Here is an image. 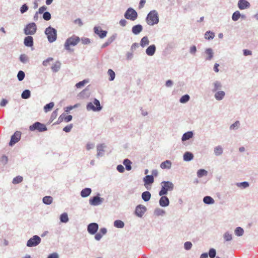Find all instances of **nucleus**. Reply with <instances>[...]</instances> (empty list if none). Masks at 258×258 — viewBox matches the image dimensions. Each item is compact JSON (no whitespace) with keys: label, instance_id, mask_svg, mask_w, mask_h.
<instances>
[{"label":"nucleus","instance_id":"nucleus-27","mask_svg":"<svg viewBox=\"0 0 258 258\" xmlns=\"http://www.w3.org/2000/svg\"><path fill=\"white\" fill-rule=\"evenodd\" d=\"M193 134L191 132H188L183 134L182 137V140L183 141L187 140L192 138Z\"/></svg>","mask_w":258,"mask_h":258},{"label":"nucleus","instance_id":"nucleus-61","mask_svg":"<svg viewBox=\"0 0 258 258\" xmlns=\"http://www.w3.org/2000/svg\"><path fill=\"white\" fill-rule=\"evenodd\" d=\"M47 9V8L45 6H42V7H41L40 8H39V10H38V13L39 14H42Z\"/></svg>","mask_w":258,"mask_h":258},{"label":"nucleus","instance_id":"nucleus-51","mask_svg":"<svg viewBox=\"0 0 258 258\" xmlns=\"http://www.w3.org/2000/svg\"><path fill=\"white\" fill-rule=\"evenodd\" d=\"M20 60L23 63H25L28 60V57L26 54H21L20 56Z\"/></svg>","mask_w":258,"mask_h":258},{"label":"nucleus","instance_id":"nucleus-19","mask_svg":"<svg viewBox=\"0 0 258 258\" xmlns=\"http://www.w3.org/2000/svg\"><path fill=\"white\" fill-rule=\"evenodd\" d=\"M24 44L28 47L32 46L33 45V39L32 36H28L24 39Z\"/></svg>","mask_w":258,"mask_h":258},{"label":"nucleus","instance_id":"nucleus-33","mask_svg":"<svg viewBox=\"0 0 258 258\" xmlns=\"http://www.w3.org/2000/svg\"><path fill=\"white\" fill-rule=\"evenodd\" d=\"M215 34L213 32L211 31L206 32L205 34V38L207 40H210L214 38Z\"/></svg>","mask_w":258,"mask_h":258},{"label":"nucleus","instance_id":"nucleus-17","mask_svg":"<svg viewBox=\"0 0 258 258\" xmlns=\"http://www.w3.org/2000/svg\"><path fill=\"white\" fill-rule=\"evenodd\" d=\"M159 204L161 207H166L168 206L169 204L168 198L166 196H162L159 201Z\"/></svg>","mask_w":258,"mask_h":258},{"label":"nucleus","instance_id":"nucleus-25","mask_svg":"<svg viewBox=\"0 0 258 258\" xmlns=\"http://www.w3.org/2000/svg\"><path fill=\"white\" fill-rule=\"evenodd\" d=\"M61 63L59 61H56L51 67V70L53 72H57L60 68Z\"/></svg>","mask_w":258,"mask_h":258},{"label":"nucleus","instance_id":"nucleus-55","mask_svg":"<svg viewBox=\"0 0 258 258\" xmlns=\"http://www.w3.org/2000/svg\"><path fill=\"white\" fill-rule=\"evenodd\" d=\"M28 9V6L26 5V4H24L23 5L21 9H20V11L21 12V13H24L25 12H26Z\"/></svg>","mask_w":258,"mask_h":258},{"label":"nucleus","instance_id":"nucleus-44","mask_svg":"<svg viewBox=\"0 0 258 258\" xmlns=\"http://www.w3.org/2000/svg\"><path fill=\"white\" fill-rule=\"evenodd\" d=\"M107 73H108V75L110 77L109 80L113 81L114 79L115 76V73L114 72V71L113 70H112L111 69H109Z\"/></svg>","mask_w":258,"mask_h":258},{"label":"nucleus","instance_id":"nucleus-64","mask_svg":"<svg viewBox=\"0 0 258 258\" xmlns=\"http://www.w3.org/2000/svg\"><path fill=\"white\" fill-rule=\"evenodd\" d=\"M47 258H58V256L56 253H53L50 254Z\"/></svg>","mask_w":258,"mask_h":258},{"label":"nucleus","instance_id":"nucleus-20","mask_svg":"<svg viewBox=\"0 0 258 258\" xmlns=\"http://www.w3.org/2000/svg\"><path fill=\"white\" fill-rule=\"evenodd\" d=\"M145 186L152 184L154 182V178L152 175H147L144 178Z\"/></svg>","mask_w":258,"mask_h":258},{"label":"nucleus","instance_id":"nucleus-45","mask_svg":"<svg viewBox=\"0 0 258 258\" xmlns=\"http://www.w3.org/2000/svg\"><path fill=\"white\" fill-rule=\"evenodd\" d=\"M88 82V81L84 80L76 84V87L77 88H81L85 86V85Z\"/></svg>","mask_w":258,"mask_h":258},{"label":"nucleus","instance_id":"nucleus-30","mask_svg":"<svg viewBox=\"0 0 258 258\" xmlns=\"http://www.w3.org/2000/svg\"><path fill=\"white\" fill-rule=\"evenodd\" d=\"M208 172L205 169H200L197 172V176L198 177L201 178L203 176L207 175Z\"/></svg>","mask_w":258,"mask_h":258},{"label":"nucleus","instance_id":"nucleus-8","mask_svg":"<svg viewBox=\"0 0 258 258\" xmlns=\"http://www.w3.org/2000/svg\"><path fill=\"white\" fill-rule=\"evenodd\" d=\"M138 16L137 13L133 9L129 8L125 12L124 17L126 19L132 21L135 20Z\"/></svg>","mask_w":258,"mask_h":258},{"label":"nucleus","instance_id":"nucleus-7","mask_svg":"<svg viewBox=\"0 0 258 258\" xmlns=\"http://www.w3.org/2000/svg\"><path fill=\"white\" fill-rule=\"evenodd\" d=\"M37 27L35 23H31L26 25L24 29L26 35H33L35 33Z\"/></svg>","mask_w":258,"mask_h":258},{"label":"nucleus","instance_id":"nucleus-34","mask_svg":"<svg viewBox=\"0 0 258 258\" xmlns=\"http://www.w3.org/2000/svg\"><path fill=\"white\" fill-rule=\"evenodd\" d=\"M30 96V91L29 90H25L23 92L21 97L23 99H28Z\"/></svg>","mask_w":258,"mask_h":258},{"label":"nucleus","instance_id":"nucleus-14","mask_svg":"<svg viewBox=\"0 0 258 258\" xmlns=\"http://www.w3.org/2000/svg\"><path fill=\"white\" fill-rule=\"evenodd\" d=\"M238 7L240 10H244L250 7L249 3L246 0H239L238 3Z\"/></svg>","mask_w":258,"mask_h":258},{"label":"nucleus","instance_id":"nucleus-60","mask_svg":"<svg viewBox=\"0 0 258 258\" xmlns=\"http://www.w3.org/2000/svg\"><path fill=\"white\" fill-rule=\"evenodd\" d=\"M238 185L239 186H242L243 188H246L249 186V184L247 182L244 181L239 183Z\"/></svg>","mask_w":258,"mask_h":258},{"label":"nucleus","instance_id":"nucleus-15","mask_svg":"<svg viewBox=\"0 0 258 258\" xmlns=\"http://www.w3.org/2000/svg\"><path fill=\"white\" fill-rule=\"evenodd\" d=\"M94 32L101 38L105 37L107 34V31L102 30L99 27H95L94 28Z\"/></svg>","mask_w":258,"mask_h":258},{"label":"nucleus","instance_id":"nucleus-6","mask_svg":"<svg viewBox=\"0 0 258 258\" xmlns=\"http://www.w3.org/2000/svg\"><path fill=\"white\" fill-rule=\"evenodd\" d=\"M29 130L31 131L37 130L40 132L46 131L47 127L46 125L39 122H36L29 127Z\"/></svg>","mask_w":258,"mask_h":258},{"label":"nucleus","instance_id":"nucleus-24","mask_svg":"<svg viewBox=\"0 0 258 258\" xmlns=\"http://www.w3.org/2000/svg\"><path fill=\"white\" fill-rule=\"evenodd\" d=\"M151 194L148 191L143 192L142 195V198L145 202L149 201L151 198Z\"/></svg>","mask_w":258,"mask_h":258},{"label":"nucleus","instance_id":"nucleus-48","mask_svg":"<svg viewBox=\"0 0 258 258\" xmlns=\"http://www.w3.org/2000/svg\"><path fill=\"white\" fill-rule=\"evenodd\" d=\"M43 18L46 21L49 20L51 19V15L50 13L48 12L44 13L43 15Z\"/></svg>","mask_w":258,"mask_h":258},{"label":"nucleus","instance_id":"nucleus-13","mask_svg":"<svg viewBox=\"0 0 258 258\" xmlns=\"http://www.w3.org/2000/svg\"><path fill=\"white\" fill-rule=\"evenodd\" d=\"M98 229V225L97 223H93L90 224L88 226V231L91 234H95Z\"/></svg>","mask_w":258,"mask_h":258},{"label":"nucleus","instance_id":"nucleus-3","mask_svg":"<svg viewBox=\"0 0 258 258\" xmlns=\"http://www.w3.org/2000/svg\"><path fill=\"white\" fill-rule=\"evenodd\" d=\"M80 39L79 37L77 36H73L71 37L68 38L64 44L65 48L70 51L71 50V46H75L80 41Z\"/></svg>","mask_w":258,"mask_h":258},{"label":"nucleus","instance_id":"nucleus-54","mask_svg":"<svg viewBox=\"0 0 258 258\" xmlns=\"http://www.w3.org/2000/svg\"><path fill=\"white\" fill-rule=\"evenodd\" d=\"M79 106V105L78 104H75V105L74 106H68L66 108H65V111L67 112H69L70 111H71V110H72L73 109L78 107Z\"/></svg>","mask_w":258,"mask_h":258},{"label":"nucleus","instance_id":"nucleus-18","mask_svg":"<svg viewBox=\"0 0 258 258\" xmlns=\"http://www.w3.org/2000/svg\"><path fill=\"white\" fill-rule=\"evenodd\" d=\"M156 46L155 45H151L149 46L146 49V52L148 55L152 56L155 52Z\"/></svg>","mask_w":258,"mask_h":258},{"label":"nucleus","instance_id":"nucleus-43","mask_svg":"<svg viewBox=\"0 0 258 258\" xmlns=\"http://www.w3.org/2000/svg\"><path fill=\"white\" fill-rule=\"evenodd\" d=\"M114 225L117 228H122L124 226V223L120 220H116L114 222Z\"/></svg>","mask_w":258,"mask_h":258},{"label":"nucleus","instance_id":"nucleus-59","mask_svg":"<svg viewBox=\"0 0 258 258\" xmlns=\"http://www.w3.org/2000/svg\"><path fill=\"white\" fill-rule=\"evenodd\" d=\"M221 85L220 83L216 82L214 83V91H217L219 88L221 87Z\"/></svg>","mask_w":258,"mask_h":258},{"label":"nucleus","instance_id":"nucleus-47","mask_svg":"<svg viewBox=\"0 0 258 258\" xmlns=\"http://www.w3.org/2000/svg\"><path fill=\"white\" fill-rule=\"evenodd\" d=\"M17 77H18V80L20 81H22L24 79V77H25L24 72L22 71H20L18 73Z\"/></svg>","mask_w":258,"mask_h":258},{"label":"nucleus","instance_id":"nucleus-36","mask_svg":"<svg viewBox=\"0 0 258 258\" xmlns=\"http://www.w3.org/2000/svg\"><path fill=\"white\" fill-rule=\"evenodd\" d=\"M53 106H54L53 102H50V103L46 104L44 106V110L45 112H47L50 111V110H51L52 109V108L53 107Z\"/></svg>","mask_w":258,"mask_h":258},{"label":"nucleus","instance_id":"nucleus-42","mask_svg":"<svg viewBox=\"0 0 258 258\" xmlns=\"http://www.w3.org/2000/svg\"><path fill=\"white\" fill-rule=\"evenodd\" d=\"M244 231L241 227H237L235 230V233L238 236H242L243 234Z\"/></svg>","mask_w":258,"mask_h":258},{"label":"nucleus","instance_id":"nucleus-39","mask_svg":"<svg viewBox=\"0 0 258 258\" xmlns=\"http://www.w3.org/2000/svg\"><path fill=\"white\" fill-rule=\"evenodd\" d=\"M206 53L207 55H208L207 59V60L211 59L213 57V51H212V49H211V48L207 49L206 50Z\"/></svg>","mask_w":258,"mask_h":258},{"label":"nucleus","instance_id":"nucleus-32","mask_svg":"<svg viewBox=\"0 0 258 258\" xmlns=\"http://www.w3.org/2000/svg\"><path fill=\"white\" fill-rule=\"evenodd\" d=\"M43 202L47 205H49L52 202V198L50 196H46L43 198Z\"/></svg>","mask_w":258,"mask_h":258},{"label":"nucleus","instance_id":"nucleus-35","mask_svg":"<svg viewBox=\"0 0 258 258\" xmlns=\"http://www.w3.org/2000/svg\"><path fill=\"white\" fill-rule=\"evenodd\" d=\"M223 153V149L220 146L216 147L214 149V153L216 155L219 156L222 154Z\"/></svg>","mask_w":258,"mask_h":258},{"label":"nucleus","instance_id":"nucleus-41","mask_svg":"<svg viewBox=\"0 0 258 258\" xmlns=\"http://www.w3.org/2000/svg\"><path fill=\"white\" fill-rule=\"evenodd\" d=\"M240 17V13L239 11L235 12L232 15V20L234 21H237Z\"/></svg>","mask_w":258,"mask_h":258},{"label":"nucleus","instance_id":"nucleus-11","mask_svg":"<svg viewBox=\"0 0 258 258\" xmlns=\"http://www.w3.org/2000/svg\"><path fill=\"white\" fill-rule=\"evenodd\" d=\"M21 135V134L20 132H16L11 137V141L9 143L10 146H12L16 143H17L20 140Z\"/></svg>","mask_w":258,"mask_h":258},{"label":"nucleus","instance_id":"nucleus-50","mask_svg":"<svg viewBox=\"0 0 258 258\" xmlns=\"http://www.w3.org/2000/svg\"><path fill=\"white\" fill-rule=\"evenodd\" d=\"M224 237L225 241H230L231 240H232V235L231 234L229 233L228 232H226L225 233Z\"/></svg>","mask_w":258,"mask_h":258},{"label":"nucleus","instance_id":"nucleus-53","mask_svg":"<svg viewBox=\"0 0 258 258\" xmlns=\"http://www.w3.org/2000/svg\"><path fill=\"white\" fill-rule=\"evenodd\" d=\"M192 243L190 242H186L184 243V248L186 250H189L191 248Z\"/></svg>","mask_w":258,"mask_h":258},{"label":"nucleus","instance_id":"nucleus-31","mask_svg":"<svg viewBox=\"0 0 258 258\" xmlns=\"http://www.w3.org/2000/svg\"><path fill=\"white\" fill-rule=\"evenodd\" d=\"M203 201L205 204H211L214 203V200L213 199L209 196L205 197L203 199Z\"/></svg>","mask_w":258,"mask_h":258},{"label":"nucleus","instance_id":"nucleus-1","mask_svg":"<svg viewBox=\"0 0 258 258\" xmlns=\"http://www.w3.org/2000/svg\"><path fill=\"white\" fill-rule=\"evenodd\" d=\"M146 22L149 25H154L159 22L157 12L155 10L151 11L147 15Z\"/></svg>","mask_w":258,"mask_h":258},{"label":"nucleus","instance_id":"nucleus-46","mask_svg":"<svg viewBox=\"0 0 258 258\" xmlns=\"http://www.w3.org/2000/svg\"><path fill=\"white\" fill-rule=\"evenodd\" d=\"M189 99V96L188 95H184L182 96L180 99V102L182 103L187 102Z\"/></svg>","mask_w":258,"mask_h":258},{"label":"nucleus","instance_id":"nucleus-63","mask_svg":"<svg viewBox=\"0 0 258 258\" xmlns=\"http://www.w3.org/2000/svg\"><path fill=\"white\" fill-rule=\"evenodd\" d=\"M57 115V109L55 110L52 113V114L51 116V119H54V118H56Z\"/></svg>","mask_w":258,"mask_h":258},{"label":"nucleus","instance_id":"nucleus-16","mask_svg":"<svg viewBox=\"0 0 258 258\" xmlns=\"http://www.w3.org/2000/svg\"><path fill=\"white\" fill-rule=\"evenodd\" d=\"M146 211V208L141 205L138 206L136 208L135 213L139 217H142Z\"/></svg>","mask_w":258,"mask_h":258},{"label":"nucleus","instance_id":"nucleus-38","mask_svg":"<svg viewBox=\"0 0 258 258\" xmlns=\"http://www.w3.org/2000/svg\"><path fill=\"white\" fill-rule=\"evenodd\" d=\"M23 177L21 176H17L15 177L13 180V183L14 184L21 183L23 181Z\"/></svg>","mask_w":258,"mask_h":258},{"label":"nucleus","instance_id":"nucleus-49","mask_svg":"<svg viewBox=\"0 0 258 258\" xmlns=\"http://www.w3.org/2000/svg\"><path fill=\"white\" fill-rule=\"evenodd\" d=\"M73 127V124L72 123L70 124L67 125L66 126H65L64 127H63V131L66 133H69L71 131Z\"/></svg>","mask_w":258,"mask_h":258},{"label":"nucleus","instance_id":"nucleus-23","mask_svg":"<svg viewBox=\"0 0 258 258\" xmlns=\"http://www.w3.org/2000/svg\"><path fill=\"white\" fill-rule=\"evenodd\" d=\"M91 189L90 188H85L83 189L81 192V196L82 197H87L91 192Z\"/></svg>","mask_w":258,"mask_h":258},{"label":"nucleus","instance_id":"nucleus-12","mask_svg":"<svg viewBox=\"0 0 258 258\" xmlns=\"http://www.w3.org/2000/svg\"><path fill=\"white\" fill-rule=\"evenodd\" d=\"M102 202V199H101L99 196H95L91 198L89 200V203L90 205L93 206H97Z\"/></svg>","mask_w":258,"mask_h":258},{"label":"nucleus","instance_id":"nucleus-10","mask_svg":"<svg viewBox=\"0 0 258 258\" xmlns=\"http://www.w3.org/2000/svg\"><path fill=\"white\" fill-rule=\"evenodd\" d=\"M73 117L71 115H67L65 113L61 114L58 117L55 124H59L63 121L68 122L72 120Z\"/></svg>","mask_w":258,"mask_h":258},{"label":"nucleus","instance_id":"nucleus-28","mask_svg":"<svg viewBox=\"0 0 258 258\" xmlns=\"http://www.w3.org/2000/svg\"><path fill=\"white\" fill-rule=\"evenodd\" d=\"M194 156L190 152H186L183 155V159L186 161H190L193 159Z\"/></svg>","mask_w":258,"mask_h":258},{"label":"nucleus","instance_id":"nucleus-58","mask_svg":"<svg viewBox=\"0 0 258 258\" xmlns=\"http://www.w3.org/2000/svg\"><path fill=\"white\" fill-rule=\"evenodd\" d=\"M81 41H82V43L84 44H88L90 43V40L88 38H82Z\"/></svg>","mask_w":258,"mask_h":258},{"label":"nucleus","instance_id":"nucleus-21","mask_svg":"<svg viewBox=\"0 0 258 258\" xmlns=\"http://www.w3.org/2000/svg\"><path fill=\"white\" fill-rule=\"evenodd\" d=\"M143 30V27L141 25H137L133 27L132 32L135 34H138Z\"/></svg>","mask_w":258,"mask_h":258},{"label":"nucleus","instance_id":"nucleus-62","mask_svg":"<svg viewBox=\"0 0 258 258\" xmlns=\"http://www.w3.org/2000/svg\"><path fill=\"white\" fill-rule=\"evenodd\" d=\"M117 169L119 172H123L124 170L123 166L121 165H119L117 166Z\"/></svg>","mask_w":258,"mask_h":258},{"label":"nucleus","instance_id":"nucleus-57","mask_svg":"<svg viewBox=\"0 0 258 258\" xmlns=\"http://www.w3.org/2000/svg\"><path fill=\"white\" fill-rule=\"evenodd\" d=\"M239 125V122L238 121H236L235 123L231 125V126H230V128L231 130H234L235 128L238 127Z\"/></svg>","mask_w":258,"mask_h":258},{"label":"nucleus","instance_id":"nucleus-29","mask_svg":"<svg viewBox=\"0 0 258 258\" xmlns=\"http://www.w3.org/2000/svg\"><path fill=\"white\" fill-rule=\"evenodd\" d=\"M225 96V92L224 91H219L216 93L215 97L218 100H220L223 99Z\"/></svg>","mask_w":258,"mask_h":258},{"label":"nucleus","instance_id":"nucleus-40","mask_svg":"<svg viewBox=\"0 0 258 258\" xmlns=\"http://www.w3.org/2000/svg\"><path fill=\"white\" fill-rule=\"evenodd\" d=\"M123 164L124 165V166H125V168L127 170H130L132 168V167H131V162L130 161V160H129L128 159H125L123 161Z\"/></svg>","mask_w":258,"mask_h":258},{"label":"nucleus","instance_id":"nucleus-52","mask_svg":"<svg viewBox=\"0 0 258 258\" xmlns=\"http://www.w3.org/2000/svg\"><path fill=\"white\" fill-rule=\"evenodd\" d=\"M209 255L211 258L215 257L216 256V250L213 248L210 249L209 250Z\"/></svg>","mask_w":258,"mask_h":258},{"label":"nucleus","instance_id":"nucleus-37","mask_svg":"<svg viewBox=\"0 0 258 258\" xmlns=\"http://www.w3.org/2000/svg\"><path fill=\"white\" fill-rule=\"evenodd\" d=\"M61 222L66 223L69 221L68 214L66 213L62 214L60 217Z\"/></svg>","mask_w":258,"mask_h":258},{"label":"nucleus","instance_id":"nucleus-26","mask_svg":"<svg viewBox=\"0 0 258 258\" xmlns=\"http://www.w3.org/2000/svg\"><path fill=\"white\" fill-rule=\"evenodd\" d=\"M149 43V40L147 36L143 37L140 42V45L142 47H144Z\"/></svg>","mask_w":258,"mask_h":258},{"label":"nucleus","instance_id":"nucleus-2","mask_svg":"<svg viewBox=\"0 0 258 258\" xmlns=\"http://www.w3.org/2000/svg\"><path fill=\"white\" fill-rule=\"evenodd\" d=\"M45 33L47 36L48 40L51 43L55 41L57 37L56 30L49 26L45 29Z\"/></svg>","mask_w":258,"mask_h":258},{"label":"nucleus","instance_id":"nucleus-5","mask_svg":"<svg viewBox=\"0 0 258 258\" xmlns=\"http://www.w3.org/2000/svg\"><path fill=\"white\" fill-rule=\"evenodd\" d=\"M101 108L100 102L97 99H95L93 103L90 102L87 105L88 110L99 111Z\"/></svg>","mask_w":258,"mask_h":258},{"label":"nucleus","instance_id":"nucleus-9","mask_svg":"<svg viewBox=\"0 0 258 258\" xmlns=\"http://www.w3.org/2000/svg\"><path fill=\"white\" fill-rule=\"evenodd\" d=\"M41 238L37 235H34L28 241L27 245L29 247H33L37 245L40 243Z\"/></svg>","mask_w":258,"mask_h":258},{"label":"nucleus","instance_id":"nucleus-56","mask_svg":"<svg viewBox=\"0 0 258 258\" xmlns=\"http://www.w3.org/2000/svg\"><path fill=\"white\" fill-rule=\"evenodd\" d=\"M53 59V58L49 57V58H47L46 60H44L43 61L42 64L44 66H47L48 65V64L49 63V62L52 61Z\"/></svg>","mask_w":258,"mask_h":258},{"label":"nucleus","instance_id":"nucleus-4","mask_svg":"<svg viewBox=\"0 0 258 258\" xmlns=\"http://www.w3.org/2000/svg\"><path fill=\"white\" fill-rule=\"evenodd\" d=\"M161 185L162 188L159 193L160 196L167 194L168 191L172 190L173 188V183L169 181H163Z\"/></svg>","mask_w":258,"mask_h":258},{"label":"nucleus","instance_id":"nucleus-22","mask_svg":"<svg viewBox=\"0 0 258 258\" xmlns=\"http://www.w3.org/2000/svg\"><path fill=\"white\" fill-rule=\"evenodd\" d=\"M171 166V162L169 160H166L160 164L162 169H169Z\"/></svg>","mask_w":258,"mask_h":258}]
</instances>
